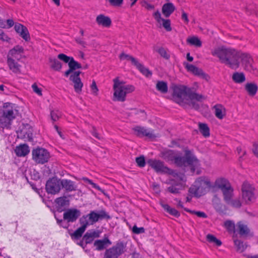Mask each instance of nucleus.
Wrapping results in <instances>:
<instances>
[{"label": "nucleus", "mask_w": 258, "mask_h": 258, "mask_svg": "<svg viewBox=\"0 0 258 258\" xmlns=\"http://www.w3.org/2000/svg\"><path fill=\"white\" fill-rule=\"evenodd\" d=\"M161 157L167 162L174 163L179 167L189 166L192 172H194L196 168L200 165L199 160L188 150L185 151V154L183 157L177 156L173 150H167L161 153Z\"/></svg>", "instance_id": "obj_1"}, {"label": "nucleus", "mask_w": 258, "mask_h": 258, "mask_svg": "<svg viewBox=\"0 0 258 258\" xmlns=\"http://www.w3.org/2000/svg\"><path fill=\"white\" fill-rule=\"evenodd\" d=\"M213 56L219 58V61L230 68L236 70L240 66L239 51L231 47L219 46L212 50Z\"/></svg>", "instance_id": "obj_2"}, {"label": "nucleus", "mask_w": 258, "mask_h": 258, "mask_svg": "<svg viewBox=\"0 0 258 258\" xmlns=\"http://www.w3.org/2000/svg\"><path fill=\"white\" fill-rule=\"evenodd\" d=\"M172 89L173 100L180 105H184L189 99L200 101L203 98V96L197 93L194 88L184 85H175Z\"/></svg>", "instance_id": "obj_3"}, {"label": "nucleus", "mask_w": 258, "mask_h": 258, "mask_svg": "<svg viewBox=\"0 0 258 258\" xmlns=\"http://www.w3.org/2000/svg\"><path fill=\"white\" fill-rule=\"evenodd\" d=\"M113 99L114 101L124 102L127 94L134 91L135 88L132 85H125L123 81H119L118 78L113 80Z\"/></svg>", "instance_id": "obj_4"}, {"label": "nucleus", "mask_w": 258, "mask_h": 258, "mask_svg": "<svg viewBox=\"0 0 258 258\" xmlns=\"http://www.w3.org/2000/svg\"><path fill=\"white\" fill-rule=\"evenodd\" d=\"M210 188H212V184L209 178L201 176L196 180L194 184L189 188L188 191L195 197H200L206 194Z\"/></svg>", "instance_id": "obj_5"}, {"label": "nucleus", "mask_w": 258, "mask_h": 258, "mask_svg": "<svg viewBox=\"0 0 258 258\" xmlns=\"http://www.w3.org/2000/svg\"><path fill=\"white\" fill-rule=\"evenodd\" d=\"M126 250V243L119 241L114 245L105 250L103 258H118Z\"/></svg>", "instance_id": "obj_6"}, {"label": "nucleus", "mask_w": 258, "mask_h": 258, "mask_svg": "<svg viewBox=\"0 0 258 258\" xmlns=\"http://www.w3.org/2000/svg\"><path fill=\"white\" fill-rule=\"evenodd\" d=\"M18 113V110L12 107L5 108L2 115L0 114V124L3 127H9Z\"/></svg>", "instance_id": "obj_7"}, {"label": "nucleus", "mask_w": 258, "mask_h": 258, "mask_svg": "<svg viewBox=\"0 0 258 258\" xmlns=\"http://www.w3.org/2000/svg\"><path fill=\"white\" fill-rule=\"evenodd\" d=\"M57 58L65 63H68L69 67V70L64 72V75L68 77L71 74L75 72L77 69L82 68L81 64L76 61L73 57L68 56L65 54L60 53L58 55Z\"/></svg>", "instance_id": "obj_8"}, {"label": "nucleus", "mask_w": 258, "mask_h": 258, "mask_svg": "<svg viewBox=\"0 0 258 258\" xmlns=\"http://www.w3.org/2000/svg\"><path fill=\"white\" fill-rule=\"evenodd\" d=\"M81 211L75 208L68 209L64 211L63 214V220L58 219L55 215L57 223L61 225L63 220L66 221L68 223H73L76 221L78 218L81 216Z\"/></svg>", "instance_id": "obj_9"}, {"label": "nucleus", "mask_w": 258, "mask_h": 258, "mask_svg": "<svg viewBox=\"0 0 258 258\" xmlns=\"http://www.w3.org/2000/svg\"><path fill=\"white\" fill-rule=\"evenodd\" d=\"M33 159L38 164H44L48 162L49 153L45 149L37 148L32 151Z\"/></svg>", "instance_id": "obj_10"}, {"label": "nucleus", "mask_w": 258, "mask_h": 258, "mask_svg": "<svg viewBox=\"0 0 258 258\" xmlns=\"http://www.w3.org/2000/svg\"><path fill=\"white\" fill-rule=\"evenodd\" d=\"M45 188L48 194L55 195L58 193L61 188V179L55 177L50 178L46 182Z\"/></svg>", "instance_id": "obj_11"}, {"label": "nucleus", "mask_w": 258, "mask_h": 258, "mask_svg": "<svg viewBox=\"0 0 258 258\" xmlns=\"http://www.w3.org/2000/svg\"><path fill=\"white\" fill-rule=\"evenodd\" d=\"M254 190V188L249 183L245 182L243 183L242 186V198L246 203L252 202L255 200Z\"/></svg>", "instance_id": "obj_12"}, {"label": "nucleus", "mask_w": 258, "mask_h": 258, "mask_svg": "<svg viewBox=\"0 0 258 258\" xmlns=\"http://www.w3.org/2000/svg\"><path fill=\"white\" fill-rule=\"evenodd\" d=\"M87 216H88V219L91 225L96 223L99 220L104 219H109L110 218V216L104 210L91 211L89 214H87Z\"/></svg>", "instance_id": "obj_13"}, {"label": "nucleus", "mask_w": 258, "mask_h": 258, "mask_svg": "<svg viewBox=\"0 0 258 258\" xmlns=\"http://www.w3.org/2000/svg\"><path fill=\"white\" fill-rule=\"evenodd\" d=\"M147 164L157 173H167L169 169L165 166L164 163L160 160L149 159Z\"/></svg>", "instance_id": "obj_14"}, {"label": "nucleus", "mask_w": 258, "mask_h": 258, "mask_svg": "<svg viewBox=\"0 0 258 258\" xmlns=\"http://www.w3.org/2000/svg\"><path fill=\"white\" fill-rule=\"evenodd\" d=\"M239 61L241 62L246 71L251 72L253 70V59L250 55L247 53L239 52Z\"/></svg>", "instance_id": "obj_15"}, {"label": "nucleus", "mask_w": 258, "mask_h": 258, "mask_svg": "<svg viewBox=\"0 0 258 258\" xmlns=\"http://www.w3.org/2000/svg\"><path fill=\"white\" fill-rule=\"evenodd\" d=\"M135 135L139 137H146L150 139L156 138L152 130L147 129L144 127L137 126L133 128Z\"/></svg>", "instance_id": "obj_16"}, {"label": "nucleus", "mask_w": 258, "mask_h": 258, "mask_svg": "<svg viewBox=\"0 0 258 258\" xmlns=\"http://www.w3.org/2000/svg\"><path fill=\"white\" fill-rule=\"evenodd\" d=\"M80 71H76L73 74H71L70 76V80L73 82L74 84V87L75 91L77 93H80L82 91V88L83 86V84L81 82L80 75L81 74Z\"/></svg>", "instance_id": "obj_17"}, {"label": "nucleus", "mask_w": 258, "mask_h": 258, "mask_svg": "<svg viewBox=\"0 0 258 258\" xmlns=\"http://www.w3.org/2000/svg\"><path fill=\"white\" fill-rule=\"evenodd\" d=\"M54 202L56 211L59 213L67 210L70 205V200L65 196L56 198Z\"/></svg>", "instance_id": "obj_18"}, {"label": "nucleus", "mask_w": 258, "mask_h": 258, "mask_svg": "<svg viewBox=\"0 0 258 258\" xmlns=\"http://www.w3.org/2000/svg\"><path fill=\"white\" fill-rule=\"evenodd\" d=\"M236 231L241 236H253V233L251 232L250 229L247 225L242 221L238 222L236 224Z\"/></svg>", "instance_id": "obj_19"}, {"label": "nucleus", "mask_w": 258, "mask_h": 258, "mask_svg": "<svg viewBox=\"0 0 258 258\" xmlns=\"http://www.w3.org/2000/svg\"><path fill=\"white\" fill-rule=\"evenodd\" d=\"M153 17L156 21L161 24L162 22V26L167 31H171L172 28L171 27V22L169 19H164L161 18V15L159 11H157L153 14Z\"/></svg>", "instance_id": "obj_20"}, {"label": "nucleus", "mask_w": 258, "mask_h": 258, "mask_svg": "<svg viewBox=\"0 0 258 258\" xmlns=\"http://www.w3.org/2000/svg\"><path fill=\"white\" fill-rule=\"evenodd\" d=\"M15 30L25 41L30 40L29 31L25 26L20 24H16L15 25Z\"/></svg>", "instance_id": "obj_21"}, {"label": "nucleus", "mask_w": 258, "mask_h": 258, "mask_svg": "<svg viewBox=\"0 0 258 258\" xmlns=\"http://www.w3.org/2000/svg\"><path fill=\"white\" fill-rule=\"evenodd\" d=\"M61 188H64L67 192L76 191L77 189L75 182L69 179H61Z\"/></svg>", "instance_id": "obj_22"}, {"label": "nucleus", "mask_w": 258, "mask_h": 258, "mask_svg": "<svg viewBox=\"0 0 258 258\" xmlns=\"http://www.w3.org/2000/svg\"><path fill=\"white\" fill-rule=\"evenodd\" d=\"M100 232L98 230H92L87 231L83 236V240L86 244L91 243L94 238H98L100 236Z\"/></svg>", "instance_id": "obj_23"}, {"label": "nucleus", "mask_w": 258, "mask_h": 258, "mask_svg": "<svg viewBox=\"0 0 258 258\" xmlns=\"http://www.w3.org/2000/svg\"><path fill=\"white\" fill-rule=\"evenodd\" d=\"M111 242L108 237H104L103 239L96 240L94 242L95 249L98 251L103 250L108 245H111Z\"/></svg>", "instance_id": "obj_24"}, {"label": "nucleus", "mask_w": 258, "mask_h": 258, "mask_svg": "<svg viewBox=\"0 0 258 258\" xmlns=\"http://www.w3.org/2000/svg\"><path fill=\"white\" fill-rule=\"evenodd\" d=\"M96 23L98 25L108 28L111 24V20L108 16L103 14H100L97 16L96 19Z\"/></svg>", "instance_id": "obj_25"}, {"label": "nucleus", "mask_w": 258, "mask_h": 258, "mask_svg": "<svg viewBox=\"0 0 258 258\" xmlns=\"http://www.w3.org/2000/svg\"><path fill=\"white\" fill-rule=\"evenodd\" d=\"M7 64L10 70H11L14 73H20L21 66L13 58L9 56L8 57Z\"/></svg>", "instance_id": "obj_26"}, {"label": "nucleus", "mask_w": 258, "mask_h": 258, "mask_svg": "<svg viewBox=\"0 0 258 258\" xmlns=\"http://www.w3.org/2000/svg\"><path fill=\"white\" fill-rule=\"evenodd\" d=\"M230 185V183L225 178H220L216 180L214 184L212 185V188H218L222 191Z\"/></svg>", "instance_id": "obj_27"}, {"label": "nucleus", "mask_w": 258, "mask_h": 258, "mask_svg": "<svg viewBox=\"0 0 258 258\" xmlns=\"http://www.w3.org/2000/svg\"><path fill=\"white\" fill-rule=\"evenodd\" d=\"M183 65L188 72H189L195 75L202 76L204 74L201 69L198 68L193 64L184 62L183 63Z\"/></svg>", "instance_id": "obj_28"}, {"label": "nucleus", "mask_w": 258, "mask_h": 258, "mask_svg": "<svg viewBox=\"0 0 258 258\" xmlns=\"http://www.w3.org/2000/svg\"><path fill=\"white\" fill-rule=\"evenodd\" d=\"M175 8L171 3H167L163 5L162 8L163 14L166 17H169L174 11Z\"/></svg>", "instance_id": "obj_29"}, {"label": "nucleus", "mask_w": 258, "mask_h": 258, "mask_svg": "<svg viewBox=\"0 0 258 258\" xmlns=\"http://www.w3.org/2000/svg\"><path fill=\"white\" fill-rule=\"evenodd\" d=\"M29 152V147L25 144L20 145L15 149L16 154L19 157L25 156Z\"/></svg>", "instance_id": "obj_30"}, {"label": "nucleus", "mask_w": 258, "mask_h": 258, "mask_svg": "<svg viewBox=\"0 0 258 258\" xmlns=\"http://www.w3.org/2000/svg\"><path fill=\"white\" fill-rule=\"evenodd\" d=\"M215 116L219 119H223L225 115V109L221 104H216L214 107Z\"/></svg>", "instance_id": "obj_31"}, {"label": "nucleus", "mask_w": 258, "mask_h": 258, "mask_svg": "<svg viewBox=\"0 0 258 258\" xmlns=\"http://www.w3.org/2000/svg\"><path fill=\"white\" fill-rule=\"evenodd\" d=\"M183 188V184L181 182L172 183V185L168 187L167 190L172 194H179Z\"/></svg>", "instance_id": "obj_32"}, {"label": "nucleus", "mask_w": 258, "mask_h": 258, "mask_svg": "<svg viewBox=\"0 0 258 258\" xmlns=\"http://www.w3.org/2000/svg\"><path fill=\"white\" fill-rule=\"evenodd\" d=\"M139 70V71L147 77L152 76V72L148 68H146L143 64L140 63L138 60L134 65Z\"/></svg>", "instance_id": "obj_33"}, {"label": "nucleus", "mask_w": 258, "mask_h": 258, "mask_svg": "<svg viewBox=\"0 0 258 258\" xmlns=\"http://www.w3.org/2000/svg\"><path fill=\"white\" fill-rule=\"evenodd\" d=\"M222 192L225 202L229 201L234 196L233 189L231 185L223 190Z\"/></svg>", "instance_id": "obj_34"}, {"label": "nucleus", "mask_w": 258, "mask_h": 258, "mask_svg": "<svg viewBox=\"0 0 258 258\" xmlns=\"http://www.w3.org/2000/svg\"><path fill=\"white\" fill-rule=\"evenodd\" d=\"M49 62L50 63V68L56 71H60L62 68L61 63L55 58H49Z\"/></svg>", "instance_id": "obj_35"}, {"label": "nucleus", "mask_w": 258, "mask_h": 258, "mask_svg": "<svg viewBox=\"0 0 258 258\" xmlns=\"http://www.w3.org/2000/svg\"><path fill=\"white\" fill-rule=\"evenodd\" d=\"M161 206L166 212L171 215L177 218L180 216L179 212L175 209L170 207L168 205L166 204H161Z\"/></svg>", "instance_id": "obj_36"}, {"label": "nucleus", "mask_w": 258, "mask_h": 258, "mask_svg": "<svg viewBox=\"0 0 258 258\" xmlns=\"http://www.w3.org/2000/svg\"><path fill=\"white\" fill-rule=\"evenodd\" d=\"M234 242L236 251L237 252H242L246 249L247 247L246 243H244L243 241L240 240L235 239L234 240Z\"/></svg>", "instance_id": "obj_37"}, {"label": "nucleus", "mask_w": 258, "mask_h": 258, "mask_svg": "<svg viewBox=\"0 0 258 258\" xmlns=\"http://www.w3.org/2000/svg\"><path fill=\"white\" fill-rule=\"evenodd\" d=\"M245 88L248 94L251 96H254L257 91V86L254 83H247L245 85Z\"/></svg>", "instance_id": "obj_38"}, {"label": "nucleus", "mask_w": 258, "mask_h": 258, "mask_svg": "<svg viewBox=\"0 0 258 258\" xmlns=\"http://www.w3.org/2000/svg\"><path fill=\"white\" fill-rule=\"evenodd\" d=\"M233 81L236 83H242L245 81V77L243 73L235 72L232 75Z\"/></svg>", "instance_id": "obj_39"}, {"label": "nucleus", "mask_w": 258, "mask_h": 258, "mask_svg": "<svg viewBox=\"0 0 258 258\" xmlns=\"http://www.w3.org/2000/svg\"><path fill=\"white\" fill-rule=\"evenodd\" d=\"M156 87L157 90L162 93H166L168 91L167 84L164 81H158Z\"/></svg>", "instance_id": "obj_40"}, {"label": "nucleus", "mask_w": 258, "mask_h": 258, "mask_svg": "<svg viewBox=\"0 0 258 258\" xmlns=\"http://www.w3.org/2000/svg\"><path fill=\"white\" fill-rule=\"evenodd\" d=\"M199 127L200 133L205 137H208L210 136V129L207 124L204 123H199Z\"/></svg>", "instance_id": "obj_41"}, {"label": "nucleus", "mask_w": 258, "mask_h": 258, "mask_svg": "<svg viewBox=\"0 0 258 258\" xmlns=\"http://www.w3.org/2000/svg\"><path fill=\"white\" fill-rule=\"evenodd\" d=\"M19 136H20L21 138L27 139L29 141L32 140V133L31 130L27 131L26 128H23L21 131Z\"/></svg>", "instance_id": "obj_42"}, {"label": "nucleus", "mask_w": 258, "mask_h": 258, "mask_svg": "<svg viewBox=\"0 0 258 258\" xmlns=\"http://www.w3.org/2000/svg\"><path fill=\"white\" fill-rule=\"evenodd\" d=\"M225 203L233 208H239L241 206V203L239 199L238 198L234 199L233 197Z\"/></svg>", "instance_id": "obj_43"}, {"label": "nucleus", "mask_w": 258, "mask_h": 258, "mask_svg": "<svg viewBox=\"0 0 258 258\" xmlns=\"http://www.w3.org/2000/svg\"><path fill=\"white\" fill-rule=\"evenodd\" d=\"M85 230L86 229H84L83 227H80L79 228H78L76 230H75L74 233H71L70 235L72 239H78L82 236L83 233L85 232Z\"/></svg>", "instance_id": "obj_44"}, {"label": "nucleus", "mask_w": 258, "mask_h": 258, "mask_svg": "<svg viewBox=\"0 0 258 258\" xmlns=\"http://www.w3.org/2000/svg\"><path fill=\"white\" fill-rule=\"evenodd\" d=\"M187 42L189 44L195 45L197 47H201L202 46V42L201 40L197 37H192L187 39Z\"/></svg>", "instance_id": "obj_45"}, {"label": "nucleus", "mask_w": 258, "mask_h": 258, "mask_svg": "<svg viewBox=\"0 0 258 258\" xmlns=\"http://www.w3.org/2000/svg\"><path fill=\"white\" fill-rule=\"evenodd\" d=\"M224 226L228 231L234 232L235 231V225L233 221L227 220L224 222Z\"/></svg>", "instance_id": "obj_46"}, {"label": "nucleus", "mask_w": 258, "mask_h": 258, "mask_svg": "<svg viewBox=\"0 0 258 258\" xmlns=\"http://www.w3.org/2000/svg\"><path fill=\"white\" fill-rule=\"evenodd\" d=\"M80 224L82 225L81 227H83L86 229L88 226L91 225L88 219V216L87 215L83 216L79 220Z\"/></svg>", "instance_id": "obj_47"}, {"label": "nucleus", "mask_w": 258, "mask_h": 258, "mask_svg": "<svg viewBox=\"0 0 258 258\" xmlns=\"http://www.w3.org/2000/svg\"><path fill=\"white\" fill-rule=\"evenodd\" d=\"M119 58L120 59H127L128 60H130L132 62V64L135 65L136 63H137L138 60L136 59L133 56L126 54L124 53H122L119 55Z\"/></svg>", "instance_id": "obj_48"}, {"label": "nucleus", "mask_w": 258, "mask_h": 258, "mask_svg": "<svg viewBox=\"0 0 258 258\" xmlns=\"http://www.w3.org/2000/svg\"><path fill=\"white\" fill-rule=\"evenodd\" d=\"M207 239L209 242L214 243L217 246H219L222 244V242L212 234H208L207 235Z\"/></svg>", "instance_id": "obj_49"}, {"label": "nucleus", "mask_w": 258, "mask_h": 258, "mask_svg": "<svg viewBox=\"0 0 258 258\" xmlns=\"http://www.w3.org/2000/svg\"><path fill=\"white\" fill-rule=\"evenodd\" d=\"M157 51L159 53L161 56L165 59H169L170 58V54L168 52L167 50L163 47L159 48Z\"/></svg>", "instance_id": "obj_50"}, {"label": "nucleus", "mask_w": 258, "mask_h": 258, "mask_svg": "<svg viewBox=\"0 0 258 258\" xmlns=\"http://www.w3.org/2000/svg\"><path fill=\"white\" fill-rule=\"evenodd\" d=\"M184 210L187 212L197 215L199 217L203 218H206L207 217V215L204 212L192 211L186 208H184Z\"/></svg>", "instance_id": "obj_51"}, {"label": "nucleus", "mask_w": 258, "mask_h": 258, "mask_svg": "<svg viewBox=\"0 0 258 258\" xmlns=\"http://www.w3.org/2000/svg\"><path fill=\"white\" fill-rule=\"evenodd\" d=\"M50 115L52 120L53 121H56L59 119L60 116V113L58 110H52L51 111Z\"/></svg>", "instance_id": "obj_52"}, {"label": "nucleus", "mask_w": 258, "mask_h": 258, "mask_svg": "<svg viewBox=\"0 0 258 258\" xmlns=\"http://www.w3.org/2000/svg\"><path fill=\"white\" fill-rule=\"evenodd\" d=\"M136 161L140 167H144L145 166L146 162L144 156H141L137 157Z\"/></svg>", "instance_id": "obj_53"}, {"label": "nucleus", "mask_w": 258, "mask_h": 258, "mask_svg": "<svg viewBox=\"0 0 258 258\" xmlns=\"http://www.w3.org/2000/svg\"><path fill=\"white\" fill-rule=\"evenodd\" d=\"M132 231L134 233L139 234L145 232V229L144 227H138L136 225H134L132 228Z\"/></svg>", "instance_id": "obj_54"}, {"label": "nucleus", "mask_w": 258, "mask_h": 258, "mask_svg": "<svg viewBox=\"0 0 258 258\" xmlns=\"http://www.w3.org/2000/svg\"><path fill=\"white\" fill-rule=\"evenodd\" d=\"M20 55V54L16 52L15 49L13 48L10 50L8 55V57H11L12 58H13L14 59L15 58L18 59V55Z\"/></svg>", "instance_id": "obj_55"}, {"label": "nucleus", "mask_w": 258, "mask_h": 258, "mask_svg": "<svg viewBox=\"0 0 258 258\" xmlns=\"http://www.w3.org/2000/svg\"><path fill=\"white\" fill-rule=\"evenodd\" d=\"M194 100H190L189 99L188 101L187 102V103H184L185 104H188L190 106H191L193 108H194L196 110H198L200 108V106L199 104L197 103L196 102L194 101Z\"/></svg>", "instance_id": "obj_56"}, {"label": "nucleus", "mask_w": 258, "mask_h": 258, "mask_svg": "<svg viewBox=\"0 0 258 258\" xmlns=\"http://www.w3.org/2000/svg\"><path fill=\"white\" fill-rule=\"evenodd\" d=\"M32 88L33 89V91L38 94L39 96L42 95L41 90L40 88H38L37 85L36 84H34L32 86Z\"/></svg>", "instance_id": "obj_57"}, {"label": "nucleus", "mask_w": 258, "mask_h": 258, "mask_svg": "<svg viewBox=\"0 0 258 258\" xmlns=\"http://www.w3.org/2000/svg\"><path fill=\"white\" fill-rule=\"evenodd\" d=\"M91 89L93 94H94L95 95H97V92L98 91V89L97 87L96 82L94 81H93L92 83V85L91 86Z\"/></svg>", "instance_id": "obj_58"}, {"label": "nucleus", "mask_w": 258, "mask_h": 258, "mask_svg": "<svg viewBox=\"0 0 258 258\" xmlns=\"http://www.w3.org/2000/svg\"><path fill=\"white\" fill-rule=\"evenodd\" d=\"M109 3L112 6H119L123 2V0H109Z\"/></svg>", "instance_id": "obj_59"}, {"label": "nucleus", "mask_w": 258, "mask_h": 258, "mask_svg": "<svg viewBox=\"0 0 258 258\" xmlns=\"http://www.w3.org/2000/svg\"><path fill=\"white\" fill-rule=\"evenodd\" d=\"M0 39L5 41H8L9 40V38L8 36L2 30L0 29Z\"/></svg>", "instance_id": "obj_60"}, {"label": "nucleus", "mask_w": 258, "mask_h": 258, "mask_svg": "<svg viewBox=\"0 0 258 258\" xmlns=\"http://www.w3.org/2000/svg\"><path fill=\"white\" fill-rule=\"evenodd\" d=\"M84 180H87L88 182L92 185V187H94L95 189H98V190H101V188L99 187V185H98L97 184L94 183L92 180L88 179V178H84Z\"/></svg>", "instance_id": "obj_61"}, {"label": "nucleus", "mask_w": 258, "mask_h": 258, "mask_svg": "<svg viewBox=\"0 0 258 258\" xmlns=\"http://www.w3.org/2000/svg\"><path fill=\"white\" fill-rule=\"evenodd\" d=\"M0 91L1 93L8 94L9 93V90L8 88L4 85H0Z\"/></svg>", "instance_id": "obj_62"}, {"label": "nucleus", "mask_w": 258, "mask_h": 258, "mask_svg": "<svg viewBox=\"0 0 258 258\" xmlns=\"http://www.w3.org/2000/svg\"><path fill=\"white\" fill-rule=\"evenodd\" d=\"M92 135L98 139L100 140L101 139V136L97 133L96 128L93 127L91 131Z\"/></svg>", "instance_id": "obj_63"}, {"label": "nucleus", "mask_w": 258, "mask_h": 258, "mask_svg": "<svg viewBox=\"0 0 258 258\" xmlns=\"http://www.w3.org/2000/svg\"><path fill=\"white\" fill-rule=\"evenodd\" d=\"M253 152L258 157V142L253 144Z\"/></svg>", "instance_id": "obj_64"}]
</instances>
